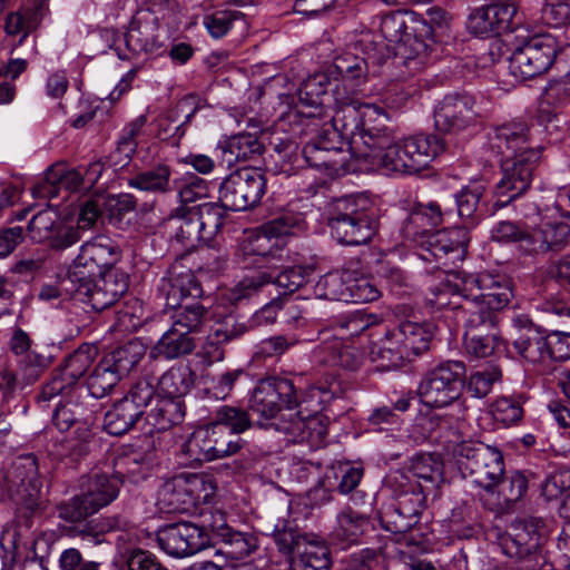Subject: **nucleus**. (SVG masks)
<instances>
[{"label": "nucleus", "mask_w": 570, "mask_h": 570, "mask_svg": "<svg viewBox=\"0 0 570 570\" xmlns=\"http://www.w3.org/2000/svg\"><path fill=\"white\" fill-rule=\"evenodd\" d=\"M204 527L191 522L169 523L157 532L159 548L175 558H185L197 553L208 543Z\"/></svg>", "instance_id": "20"}, {"label": "nucleus", "mask_w": 570, "mask_h": 570, "mask_svg": "<svg viewBox=\"0 0 570 570\" xmlns=\"http://www.w3.org/2000/svg\"><path fill=\"white\" fill-rule=\"evenodd\" d=\"M379 521L382 528L392 533H405L419 523L413 515L407 517L393 500L384 504L379 511Z\"/></svg>", "instance_id": "62"}, {"label": "nucleus", "mask_w": 570, "mask_h": 570, "mask_svg": "<svg viewBox=\"0 0 570 570\" xmlns=\"http://www.w3.org/2000/svg\"><path fill=\"white\" fill-rule=\"evenodd\" d=\"M537 476L530 470H510L503 472L495 482L493 492H488L493 498L489 509L498 515L509 514L517 510L530 489L535 483Z\"/></svg>", "instance_id": "21"}, {"label": "nucleus", "mask_w": 570, "mask_h": 570, "mask_svg": "<svg viewBox=\"0 0 570 570\" xmlns=\"http://www.w3.org/2000/svg\"><path fill=\"white\" fill-rule=\"evenodd\" d=\"M313 269L295 265L288 266L281 272L275 267L268 271H258L253 275L244 276L228 293V299L236 304L256 295L265 285L275 284L282 288V294L288 295L304 286Z\"/></svg>", "instance_id": "13"}, {"label": "nucleus", "mask_w": 570, "mask_h": 570, "mask_svg": "<svg viewBox=\"0 0 570 570\" xmlns=\"http://www.w3.org/2000/svg\"><path fill=\"white\" fill-rule=\"evenodd\" d=\"M65 189L69 193L88 190L82 168H69L66 164L50 166L45 178L32 188L36 198H53Z\"/></svg>", "instance_id": "25"}, {"label": "nucleus", "mask_w": 570, "mask_h": 570, "mask_svg": "<svg viewBox=\"0 0 570 570\" xmlns=\"http://www.w3.org/2000/svg\"><path fill=\"white\" fill-rule=\"evenodd\" d=\"M213 532L220 543L216 554L230 561L243 560L258 548L257 538L254 534L234 530L225 523L213 525Z\"/></svg>", "instance_id": "31"}, {"label": "nucleus", "mask_w": 570, "mask_h": 570, "mask_svg": "<svg viewBox=\"0 0 570 570\" xmlns=\"http://www.w3.org/2000/svg\"><path fill=\"white\" fill-rule=\"evenodd\" d=\"M249 331L252 328L248 322H243L237 316L229 314L217 321L208 338L213 343L224 344L240 338Z\"/></svg>", "instance_id": "63"}, {"label": "nucleus", "mask_w": 570, "mask_h": 570, "mask_svg": "<svg viewBox=\"0 0 570 570\" xmlns=\"http://www.w3.org/2000/svg\"><path fill=\"white\" fill-rule=\"evenodd\" d=\"M331 566L330 548L325 541L313 533L299 554L293 559L289 570H330Z\"/></svg>", "instance_id": "38"}, {"label": "nucleus", "mask_w": 570, "mask_h": 570, "mask_svg": "<svg viewBox=\"0 0 570 570\" xmlns=\"http://www.w3.org/2000/svg\"><path fill=\"white\" fill-rule=\"evenodd\" d=\"M69 283L71 286L67 289L97 312L114 305L128 291V277L122 272H109L104 276Z\"/></svg>", "instance_id": "18"}, {"label": "nucleus", "mask_w": 570, "mask_h": 570, "mask_svg": "<svg viewBox=\"0 0 570 570\" xmlns=\"http://www.w3.org/2000/svg\"><path fill=\"white\" fill-rule=\"evenodd\" d=\"M264 533L272 535L277 551L285 557L292 566L301 549L305 546L313 533L303 532L294 521L277 518L276 522L265 525Z\"/></svg>", "instance_id": "30"}, {"label": "nucleus", "mask_w": 570, "mask_h": 570, "mask_svg": "<svg viewBox=\"0 0 570 570\" xmlns=\"http://www.w3.org/2000/svg\"><path fill=\"white\" fill-rule=\"evenodd\" d=\"M453 455L463 478L470 479L487 493L494 491L495 481L504 472L503 454L498 448L463 441L454 446Z\"/></svg>", "instance_id": "8"}, {"label": "nucleus", "mask_w": 570, "mask_h": 570, "mask_svg": "<svg viewBox=\"0 0 570 570\" xmlns=\"http://www.w3.org/2000/svg\"><path fill=\"white\" fill-rule=\"evenodd\" d=\"M484 277L489 278V284L483 283L480 292L481 301L472 306L494 311L498 314L513 296L510 282L505 276L498 274L484 273Z\"/></svg>", "instance_id": "41"}, {"label": "nucleus", "mask_w": 570, "mask_h": 570, "mask_svg": "<svg viewBox=\"0 0 570 570\" xmlns=\"http://www.w3.org/2000/svg\"><path fill=\"white\" fill-rule=\"evenodd\" d=\"M246 444L240 436H233L223 426L210 421L190 434L184 452L194 461H214L239 453Z\"/></svg>", "instance_id": "12"}, {"label": "nucleus", "mask_w": 570, "mask_h": 570, "mask_svg": "<svg viewBox=\"0 0 570 570\" xmlns=\"http://www.w3.org/2000/svg\"><path fill=\"white\" fill-rule=\"evenodd\" d=\"M530 232L531 228L525 224L500 220L491 229V239L501 244H517L519 250L527 255Z\"/></svg>", "instance_id": "55"}, {"label": "nucleus", "mask_w": 570, "mask_h": 570, "mask_svg": "<svg viewBox=\"0 0 570 570\" xmlns=\"http://www.w3.org/2000/svg\"><path fill=\"white\" fill-rule=\"evenodd\" d=\"M209 320L210 312L206 306L200 302H190L174 309L171 325L175 331H184L188 334L199 333Z\"/></svg>", "instance_id": "47"}, {"label": "nucleus", "mask_w": 570, "mask_h": 570, "mask_svg": "<svg viewBox=\"0 0 570 570\" xmlns=\"http://www.w3.org/2000/svg\"><path fill=\"white\" fill-rule=\"evenodd\" d=\"M94 413L82 401L69 399L57 405L52 414V423L60 432H67L70 428L90 419Z\"/></svg>", "instance_id": "51"}, {"label": "nucleus", "mask_w": 570, "mask_h": 570, "mask_svg": "<svg viewBox=\"0 0 570 570\" xmlns=\"http://www.w3.org/2000/svg\"><path fill=\"white\" fill-rule=\"evenodd\" d=\"M443 216L444 213L436 202L415 205L403 225L404 237L412 240L434 232L443 224Z\"/></svg>", "instance_id": "35"}, {"label": "nucleus", "mask_w": 570, "mask_h": 570, "mask_svg": "<svg viewBox=\"0 0 570 570\" xmlns=\"http://www.w3.org/2000/svg\"><path fill=\"white\" fill-rule=\"evenodd\" d=\"M512 7L500 8L495 4H485L473 10L466 21L470 33L481 37H498L514 29Z\"/></svg>", "instance_id": "24"}, {"label": "nucleus", "mask_w": 570, "mask_h": 570, "mask_svg": "<svg viewBox=\"0 0 570 570\" xmlns=\"http://www.w3.org/2000/svg\"><path fill=\"white\" fill-rule=\"evenodd\" d=\"M488 279L484 273L468 274L465 272L453 273L450 278L458 296L466 302L465 307L480 303L481 287L483 283L489 284Z\"/></svg>", "instance_id": "59"}, {"label": "nucleus", "mask_w": 570, "mask_h": 570, "mask_svg": "<svg viewBox=\"0 0 570 570\" xmlns=\"http://www.w3.org/2000/svg\"><path fill=\"white\" fill-rule=\"evenodd\" d=\"M120 485L121 480L117 475L95 472L90 473L82 483L81 494L96 513L118 497Z\"/></svg>", "instance_id": "33"}, {"label": "nucleus", "mask_w": 570, "mask_h": 570, "mask_svg": "<svg viewBox=\"0 0 570 570\" xmlns=\"http://www.w3.org/2000/svg\"><path fill=\"white\" fill-rule=\"evenodd\" d=\"M416 482L423 481L433 488L443 475V462L439 455L432 453H421L412 458L409 474Z\"/></svg>", "instance_id": "50"}, {"label": "nucleus", "mask_w": 570, "mask_h": 570, "mask_svg": "<svg viewBox=\"0 0 570 570\" xmlns=\"http://www.w3.org/2000/svg\"><path fill=\"white\" fill-rule=\"evenodd\" d=\"M370 358L381 370H394L401 367L405 361H410L405 350L396 343V331H386L384 337L373 342L370 346Z\"/></svg>", "instance_id": "37"}, {"label": "nucleus", "mask_w": 570, "mask_h": 570, "mask_svg": "<svg viewBox=\"0 0 570 570\" xmlns=\"http://www.w3.org/2000/svg\"><path fill=\"white\" fill-rule=\"evenodd\" d=\"M468 314L464 323V335H470L474 330L481 337L500 336L498 328V314L490 309H480L478 306L463 307Z\"/></svg>", "instance_id": "58"}, {"label": "nucleus", "mask_w": 570, "mask_h": 570, "mask_svg": "<svg viewBox=\"0 0 570 570\" xmlns=\"http://www.w3.org/2000/svg\"><path fill=\"white\" fill-rule=\"evenodd\" d=\"M396 343H400L411 361L430 350L436 332V325L431 322H401L396 327Z\"/></svg>", "instance_id": "32"}, {"label": "nucleus", "mask_w": 570, "mask_h": 570, "mask_svg": "<svg viewBox=\"0 0 570 570\" xmlns=\"http://www.w3.org/2000/svg\"><path fill=\"white\" fill-rule=\"evenodd\" d=\"M489 144L501 156L502 177L495 188V206L504 207L530 188L542 149L530 146V128L524 122L495 128Z\"/></svg>", "instance_id": "1"}, {"label": "nucleus", "mask_w": 570, "mask_h": 570, "mask_svg": "<svg viewBox=\"0 0 570 570\" xmlns=\"http://www.w3.org/2000/svg\"><path fill=\"white\" fill-rule=\"evenodd\" d=\"M61 224L58 212L47 208L40 210L28 224V235L37 243H45Z\"/></svg>", "instance_id": "64"}, {"label": "nucleus", "mask_w": 570, "mask_h": 570, "mask_svg": "<svg viewBox=\"0 0 570 570\" xmlns=\"http://www.w3.org/2000/svg\"><path fill=\"white\" fill-rule=\"evenodd\" d=\"M509 538L503 539L502 549L512 560L504 570H540L546 563L543 544L547 538L546 522L529 517L514 520Z\"/></svg>", "instance_id": "7"}, {"label": "nucleus", "mask_w": 570, "mask_h": 570, "mask_svg": "<svg viewBox=\"0 0 570 570\" xmlns=\"http://www.w3.org/2000/svg\"><path fill=\"white\" fill-rule=\"evenodd\" d=\"M328 72H317L309 76L298 90V112L306 118L323 119L327 117L331 97L330 88L333 86Z\"/></svg>", "instance_id": "23"}, {"label": "nucleus", "mask_w": 570, "mask_h": 570, "mask_svg": "<svg viewBox=\"0 0 570 570\" xmlns=\"http://www.w3.org/2000/svg\"><path fill=\"white\" fill-rule=\"evenodd\" d=\"M367 525L368 519L365 514L346 508L337 514V524L333 531V538L348 544L356 543Z\"/></svg>", "instance_id": "49"}, {"label": "nucleus", "mask_w": 570, "mask_h": 570, "mask_svg": "<svg viewBox=\"0 0 570 570\" xmlns=\"http://www.w3.org/2000/svg\"><path fill=\"white\" fill-rule=\"evenodd\" d=\"M394 501L399 504V509L403 510L407 517L413 515L420 520L426 507L425 491L430 487L412 480L405 473L394 476Z\"/></svg>", "instance_id": "34"}, {"label": "nucleus", "mask_w": 570, "mask_h": 570, "mask_svg": "<svg viewBox=\"0 0 570 570\" xmlns=\"http://www.w3.org/2000/svg\"><path fill=\"white\" fill-rule=\"evenodd\" d=\"M465 365L446 361L436 365L422 380L419 392L424 405L442 409L456 403L464 387Z\"/></svg>", "instance_id": "9"}, {"label": "nucleus", "mask_w": 570, "mask_h": 570, "mask_svg": "<svg viewBox=\"0 0 570 570\" xmlns=\"http://www.w3.org/2000/svg\"><path fill=\"white\" fill-rule=\"evenodd\" d=\"M265 151L263 142L249 132L238 134L220 140L215 148V157L219 166L230 168L240 161L259 158Z\"/></svg>", "instance_id": "29"}, {"label": "nucleus", "mask_w": 570, "mask_h": 570, "mask_svg": "<svg viewBox=\"0 0 570 570\" xmlns=\"http://www.w3.org/2000/svg\"><path fill=\"white\" fill-rule=\"evenodd\" d=\"M186 405L184 400L160 396L156 406L148 413V419L159 431L180 424L185 417Z\"/></svg>", "instance_id": "48"}, {"label": "nucleus", "mask_w": 570, "mask_h": 570, "mask_svg": "<svg viewBox=\"0 0 570 570\" xmlns=\"http://www.w3.org/2000/svg\"><path fill=\"white\" fill-rule=\"evenodd\" d=\"M142 416L140 410L121 397L105 413L104 429L110 435L120 436L134 429Z\"/></svg>", "instance_id": "39"}, {"label": "nucleus", "mask_w": 570, "mask_h": 570, "mask_svg": "<svg viewBox=\"0 0 570 570\" xmlns=\"http://www.w3.org/2000/svg\"><path fill=\"white\" fill-rule=\"evenodd\" d=\"M120 257L121 252L114 240L106 236H96L81 245L68 268L65 282H79L118 272L115 265Z\"/></svg>", "instance_id": "10"}, {"label": "nucleus", "mask_w": 570, "mask_h": 570, "mask_svg": "<svg viewBox=\"0 0 570 570\" xmlns=\"http://www.w3.org/2000/svg\"><path fill=\"white\" fill-rule=\"evenodd\" d=\"M145 353L144 344L138 340H131L106 354L102 360L124 379L138 365Z\"/></svg>", "instance_id": "43"}, {"label": "nucleus", "mask_w": 570, "mask_h": 570, "mask_svg": "<svg viewBox=\"0 0 570 570\" xmlns=\"http://www.w3.org/2000/svg\"><path fill=\"white\" fill-rule=\"evenodd\" d=\"M48 0H38L32 7L8 13L4 31L8 36H20L22 42L48 14Z\"/></svg>", "instance_id": "36"}, {"label": "nucleus", "mask_w": 570, "mask_h": 570, "mask_svg": "<svg viewBox=\"0 0 570 570\" xmlns=\"http://www.w3.org/2000/svg\"><path fill=\"white\" fill-rule=\"evenodd\" d=\"M389 115L371 104L352 101L338 106L327 121L346 139L352 155L367 159L371 146L386 144L391 129L386 127Z\"/></svg>", "instance_id": "3"}, {"label": "nucleus", "mask_w": 570, "mask_h": 570, "mask_svg": "<svg viewBox=\"0 0 570 570\" xmlns=\"http://www.w3.org/2000/svg\"><path fill=\"white\" fill-rule=\"evenodd\" d=\"M153 464L154 453L132 452L121 455L116 460V472L114 475H117L121 483L125 479L138 483L150 475Z\"/></svg>", "instance_id": "45"}, {"label": "nucleus", "mask_w": 570, "mask_h": 570, "mask_svg": "<svg viewBox=\"0 0 570 570\" xmlns=\"http://www.w3.org/2000/svg\"><path fill=\"white\" fill-rule=\"evenodd\" d=\"M168 223L175 228L174 237L183 245L205 238L194 206L177 207L170 213Z\"/></svg>", "instance_id": "40"}, {"label": "nucleus", "mask_w": 570, "mask_h": 570, "mask_svg": "<svg viewBox=\"0 0 570 570\" xmlns=\"http://www.w3.org/2000/svg\"><path fill=\"white\" fill-rule=\"evenodd\" d=\"M195 383V373L187 365H175L167 370L157 382L159 396L181 399Z\"/></svg>", "instance_id": "42"}, {"label": "nucleus", "mask_w": 570, "mask_h": 570, "mask_svg": "<svg viewBox=\"0 0 570 570\" xmlns=\"http://www.w3.org/2000/svg\"><path fill=\"white\" fill-rule=\"evenodd\" d=\"M203 478L195 473H179L166 480L159 491V503L168 512L186 511L198 499Z\"/></svg>", "instance_id": "22"}, {"label": "nucleus", "mask_w": 570, "mask_h": 570, "mask_svg": "<svg viewBox=\"0 0 570 570\" xmlns=\"http://www.w3.org/2000/svg\"><path fill=\"white\" fill-rule=\"evenodd\" d=\"M52 363L53 356L51 354L35 346V352H29L28 355L17 360L16 370L21 375V381L30 386L40 380Z\"/></svg>", "instance_id": "52"}, {"label": "nucleus", "mask_w": 570, "mask_h": 570, "mask_svg": "<svg viewBox=\"0 0 570 570\" xmlns=\"http://www.w3.org/2000/svg\"><path fill=\"white\" fill-rule=\"evenodd\" d=\"M330 73L352 86H358L366 79L367 62L364 58L347 52L335 58Z\"/></svg>", "instance_id": "54"}, {"label": "nucleus", "mask_w": 570, "mask_h": 570, "mask_svg": "<svg viewBox=\"0 0 570 570\" xmlns=\"http://www.w3.org/2000/svg\"><path fill=\"white\" fill-rule=\"evenodd\" d=\"M406 29L405 17L399 11L384 16L380 23V31L387 41L394 43L404 41V48L409 45L414 50L415 55H406L404 62L407 68L417 69L425 63L428 47L423 41L407 35Z\"/></svg>", "instance_id": "28"}, {"label": "nucleus", "mask_w": 570, "mask_h": 570, "mask_svg": "<svg viewBox=\"0 0 570 570\" xmlns=\"http://www.w3.org/2000/svg\"><path fill=\"white\" fill-rule=\"evenodd\" d=\"M6 488L17 504L33 510L38 505L42 481L35 454L17 458L6 475Z\"/></svg>", "instance_id": "19"}, {"label": "nucleus", "mask_w": 570, "mask_h": 570, "mask_svg": "<svg viewBox=\"0 0 570 570\" xmlns=\"http://www.w3.org/2000/svg\"><path fill=\"white\" fill-rule=\"evenodd\" d=\"M302 380L301 375L293 379L273 376L261 380L252 392L249 410L264 420H271L284 409L299 407L297 414L305 426L315 430L316 425H321V420L314 417V414L322 409L320 405L325 391L311 386L306 392H302L297 386V381Z\"/></svg>", "instance_id": "2"}, {"label": "nucleus", "mask_w": 570, "mask_h": 570, "mask_svg": "<svg viewBox=\"0 0 570 570\" xmlns=\"http://www.w3.org/2000/svg\"><path fill=\"white\" fill-rule=\"evenodd\" d=\"M196 347L195 340L184 331H175L174 326L166 331L157 342L155 350L167 360L190 354Z\"/></svg>", "instance_id": "53"}, {"label": "nucleus", "mask_w": 570, "mask_h": 570, "mask_svg": "<svg viewBox=\"0 0 570 570\" xmlns=\"http://www.w3.org/2000/svg\"><path fill=\"white\" fill-rule=\"evenodd\" d=\"M475 98L469 94L446 95L434 109L436 130L459 134L475 127L484 118Z\"/></svg>", "instance_id": "17"}, {"label": "nucleus", "mask_w": 570, "mask_h": 570, "mask_svg": "<svg viewBox=\"0 0 570 570\" xmlns=\"http://www.w3.org/2000/svg\"><path fill=\"white\" fill-rule=\"evenodd\" d=\"M512 345L517 353L530 363H541L549 358L548 335L535 326L527 315L513 318Z\"/></svg>", "instance_id": "26"}, {"label": "nucleus", "mask_w": 570, "mask_h": 570, "mask_svg": "<svg viewBox=\"0 0 570 570\" xmlns=\"http://www.w3.org/2000/svg\"><path fill=\"white\" fill-rule=\"evenodd\" d=\"M266 177L257 168H243L229 174L218 189L219 200L234 212L256 207L266 193Z\"/></svg>", "instance_id": "14"}, {"label": "nucleus", "mask_w": 570, "mask_h": 570, "mask_svg": "<svg viewBox=\"0 0 570 570\" xmlns=\"http://www.w3.org/2000/svg\"><path fill=\"white\" fill-rule=\"evenodd\" d=\"M485 187L480 183H472L455 194L458 215L466 222L468 229L474 227L481 220L480 204L484 196Z\"/></svg>", "instance_id": "46"}, {"label": "nucleus", "mask_w": 570, "mask_h": 570, "mask_svg": "<svg viewBox=\"0 0 570 570\" xmlns=\"http://www.w3.org/2000/svg\"><path fill=\"white\" fill-rule=\"evenodd\" d=\"M386 127L391 129L386 144L371 146L366 160L381 165L387 171L417 174L444 149L442 139L436 135H416L399 140L397 126L390 117Z\"/></svg>", "instance_id": "4"}, {"label": "nucleus", "mask_w": 570, "mask_h": 570, "mask_svg": "<svg viewBox=\"0 0 570 570\" xmlns=\"http://www.w3.org/2000/svg\"><path fill=\"white\" fill-rule=\"evenodd\" d=\"M468 227H452L431 232L411 242L417 245V255L425 262L438 266L455 265L462 262L470 243Z\"/></svg>", "instance_id": "11"}, {"label": "nucleus", "mask_w": 570, "mask_h": 570, "mask_svg": "<svg viewBox=\"0 0 570 570\" xmlns=\"http://www.w3.org/2000/svg\"><path fill=\"white\" fill-rule=\"evenodd\" d=\"M212 421L233 436H239L253 426V421L245 409L230 405L219 406Z\"/></svg>", "instance_id": "57"}, {"label": "nucleus", "mask_w": 570, "mask_h": 570, "mask_svg": "<svg viewBox=\"0 0 570 570\" xmlns=\"http://www.w3.org/2000/svg\"><path fill=\"white\" fill-rule=\"evenodd\" d=\"M170 176L171 168L166 164H158L137 173L128 180V185L141 191L167 194L173 190Z\"/></svg>", "instance_id": "44"}, {"label": "nucleus", "mask_w": 570, "mask_h": 570, "mask_svg": "<svg viewBox=\"0 0 570 570\" xmlns=\"http://www.w3.org/2000/svg\"><path fill=\"white\" fill-rule=\"evenodd\" d=\"M194 208L205 238L212 237L220 232L228 218V210H230L219 199L215 203L199 204L194 206Z\"/></svg>", "instance_id": "56"}, {"label": "nucleus", "mask_w": 570, "mask_h": 570, "mask_svg": "<svg viewBox=\"0 0 570 570\" xmlns=\"http://www.w3.org/2000/svg\"><path fill=\"white\" fill-rule=\"evenodd\" d=\"M168 37L161 27L159 17L150 8H140L131 17L124 35L128 53L137 57L161 55L166 49Z\"/></svg>", "instance_id": "16"}, {"label": "nucleus", "mask_w": 570, "mask_h": 570, "mask_svg": "<svg viewBox=\"0 0 570 570\" xmlns=\"http://www.w3.org/2000/svg\"><path fill=\"white\" fill-rule=\"evenodd\" d=\"M306 226L304 215L285 212L263 224L256 235L248 237L242 245V264L244 268L268 271L269 262L278 257L284 244L283 236L303 230Z\"/></svg>", "instance_id": "6"}, {"label": "nucleus", "mask_w": 570, "mask_h": 570, "mask_svg": "<svg viewBox=\"0 0 570 570\" xmlns=\"http://www.w3.org/2000/svg\"><path fill=\"white\" fill-rule=\"evenodd\" d=\"M527 245L529 256L558 254L570 245V225L564 222H548L532 227Z\"/></svg>", "instance_id": "27"}, {"label": "nucleus", "mask_w": 570, "mask_h": 570, "mask_svg": "<svg viewBox=\"0 0 570 570\" xmlns=\"http://www.w3.org/2000/svg\"><path fill=\"white\" fill-rule=\"evenodd\" d=\"M331 235L340 244L360 246L370 243L379 230V217L364 195H346L332 199L326 207Z\"/></svg>", "instance_id": "5"}, {"label": "nucleus", "mask_w": 570, "mask_h": 570, "mask_svg": "<svg viewBox=\"0 0 570 570\" xmlns=\"http://www.w3.org/2000/svg\"><path fill=\"white\" fill-rule=\"evenodd\" d=\"M557 57V39L548 33L535 35L513 51L510 70L517 78L532 79L548 71Z\"/></svg>", "instance_id": "15"}, {"label": "nucleus", "mask_w": 570, "mask_h": 570, "mask_svg": "<svg viewBox=\"0 0 570 570\" xmlns=\"http://www.w3.org/2000/svg\"><path fill=\"white\" fill-rule=\"evenodd\" d=\"M120 380L122 379L101 358L88 376L87 387L92 397L101 399L108 395Z\"/></svg>", "instance_id": "61"}, {"label": "nucleus", "mask_w": 570, "mask_h": 570, "mask_svg": "<svg viewBox=\"0 0 570 570\" xmlns=\"http://www.w3.org/2000/svg\"><path fill=\"white\" fill-rule=\"evenodd\" d=\"M351 272L344 269L342 273L330 272L320 277L315 285L317 296L330 299L347 302V282Z\"/></svg>", "instance_id": "60"}]
</instances>
